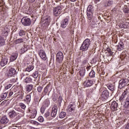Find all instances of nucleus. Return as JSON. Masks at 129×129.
<instances>
[{"instance_id": "nucleus-58", "label": "nucleus", "mask_w": 129, "mask_h": 129, "mask_svg": "<svg viewBox=\"0 0 129 129\" xmlns=\"http://www.w3.org/2000/svg\"><path fill=\"white\" fill-rule=\"evenodd\" d=\"M19 93L18 92L17 95V93H16V94L14 95V96H17L19 95Z\"/></svg>"}, {"instance_id": "nucleus-25", "label": "nucleus", "mask_w": 129, "mask_h": 129, "mask_svg": "<svg viewBox=\"0 0 129 129\" xmlns=\"http://www.w3.org/2000/svg\"><path fill=\"white\" fill-rule=\"evenodd\" d=\"M93 6L92 5H89L87 9V13H93Z\"/></svg>"}, {"instance_id": "nucleus-55", "label": "nucleus", "mask_w": 129, "mask_h": 129, "mask_svg": "<svg viewBox=\"0 0 129 129\" xmlns=\"http://www.w3.org/2000/svg\"><path fill=\"white\" fill-rule=\"evenodd\" d=\"M6 101H4L1 103V104H2V105L5 104V103H6Z\"/></svg>"}, {"instance_id": "nucleus-48", "label": "nucleus", "mask_w": 129, "mask_h": 129, "mask_svg": "<svg viewBox=\"0 0 129 129\" xmlns=\"http://www.w3.org/2000/svg\"><path fill=\"white\" fill-rule=\"evenodd\" d=\"M86 64H88V61L87 60L85 59L83 62H82V65L84 66V65H86Z\"/></svg>"}, {"instance_id": "nucleus-32", "label": "nucleus", "mask_w": 129, "mask_h": 129, "mask_svg": "<svg viewBox=\"0 0 129 129\" xmlns=\"http://www.w3.org/2000/svg\"><path fill=\"white\" fill-rule=\"evenodd\" d=\"M24 82H25V83H30V82H32V78L29 77H26L24 80Z\"/></svg>"}, {"instance_id": "nucleus-4", "label": "nucleus", "mask_w": 129, "mask_h": 129, "mask_svg": "<svg viewBox=\"0 0 129 129\" xmlns=\"http://www.w3.org/2000/svg\"><path fill=\"white\" fill-rule=\"evenodd\" d=\"M21 23L25 26H31L32 24L31 19L28 17H23L21 20Z\"/></svg>"}, {"instance_id": "nucleus-51", "label": "nucleus", "mask_w": 129, "mask_h": 129, "mask_svg": "<svg viewBox=\"0 0 129 129\" xmlns=\"http://www.w3.org/2000/svg\"><path fill=\"white\" fill-rule=\"evenodd\" d=\"M11 83H15V82H17V80L15 78H13L11 80Z\"/></svg>"}, {"instance_id": "nucleus-6", "label": "nucleus", "mask_w": 129, "mask_h": 129, "mask_svg": "<svg viewBox=\"0 0 129 129\" xmlns=\"http://www.w3.org/2000/svg\"><path fill=\"white\" fill-rule=\"evenodd\" d=\"M87 16L88 17V23L90 26L94 25V22H93V13H87Z\"/></svg>"}, {"instance_id": "nucleus-17", "label": "nucleus", "mask_w": 129, "mask_h": 129, "mask_svg": "<svg viewBox=\"0 0 129 129\" xmlns=\"http://www.w3.org/2000/svg\"><path fill=\"white\" fill-rule=\"evenodd\" d=\"M9 114L11 118H14L19 114V113H17L15 110H12L9 112Z\"/></svg>"}, {"instance_id": "nucleus-31", "label": "nucleus", "mask_w": 129, "mask_h": 129, "mask_svg": "<svg viewBox=\"0 0 129 129\" xmlns=\"http://www.w3.org/2000/svg\"><path fill=\"white\" fill-rule=\"evenodd\" d=\"M118 47V51H121V50L123 49V44L122 42H120L117 46Z\"/></svg>"}, {"instance_id": "nucleus-52", "label": "nucleus", "mask_w": 129, "mask_h": 129, "mask_svg": "<svg viewBox=\"0 0 129 129\" xmlns=\"http://www.w3.org/2000/svg\"><path fill=\"white\" fill-rule=\"evenodd\" d=\"M14 94V92L10 91L9 93L8 96H9V97H11V96H12V95H13Z\"/></svg>"}, {"instance_id": "nucleus-28", "label": "nucleus", "mask_w": 129, "mask_h": 129, "mask_svg": "<svg viewBox=\"0 0 129 129\" xmlns=\"http://www.w3.org/2000/svg\"><path fill=\"white\" fill-rule=\"evenodd\" d=\"M49 87H50V85H47L44 89L43 94L44 95H46L47 93H48V92L49 91Z\"/></svg>"}, {"instance_id": "nucleus-35", "label": "nucleus", "mask_w": 129, "mask_h": 129, "mask_svg": "<svg viewBox=\"0 0 129 129\" xmlns=\"http://www.w3.org/2000/svg\"><path fill=\"white\" fill-rule=\"evenodd\" d=\"M66 112L62 111L59 114V118H64L66 116Z\"/></svg>"}, {"instance_id": "nucleus-46", "label": "nucleus", "mask_w": 129, "mask_h": 129, "mask_svg": "<svg viewBox=\"0 0 129 129\" xmlns=\"http://www.w3.org/2000/svg\"><path fill=\"white\" fill-rule=\"evenodd\" d=\"M129 9L128 8L125 7L123 9V12L125 13V14H128Z\"/></svg>"}, {"instance_id": "nucleus-24", "label": "nucleus", "mask_w": 129, "mask_h": 129, "mask_svg": "<svg viewBox=\"0 0 129 129\" xmlns=\"http://www.w3.org/2000/svg\"><path fill=\"white\" fill-rule=\"evenodd\" d=\"M17 58H18V53H14L12 55L10 58V60L11 61H12V62H13V61H15V60H16Z\"/></svg>"}, {"instance_id": "nucleus-62", "label": "nucleus", "mask_w": 129, "mask_h": 129, "mask_svg": "<svg viewBox=\"0 0 129 129\" xmlns=\"http://www.w3.org/2000/svg\"><path fill=\"white\" fill-rule=\"evenodd\" d=\"M61 35H63V32H61Z\"/></svg>"}, {"instance_id": "nucleus-61", "label": "nucleus", "mask_w": 129, "mask_h": 129, "mask_svg": "<svg viewBox=\"0 0 129 129\" xmlns=\"http://www.w3.org/2000/svg\"><path fill=\"white\" fill-rule=\"evenodd\" d=\"M96 2H99L100 0H95Z\"/></svg>"}, {"instance_id": "nucleus-34", "label": "nucleus", "mask_w": 129, "mask_h": 129, "mask_svg": "<svg viewBox=\"0 0 129 129\" xmlns=\"http://www.w3.org/2000/svg\"><path fill=\"white\" fill-rule=\"evenodd\" d=\"M89 76L91 78H94L95 77V72L94 71H91L89 73Z\"/></svg>"}, {"instance_id": "nucleus-43", "label": "nucleus", "mask_w": 129, "mask_h": 129, "mask_svg": "<svg viewBox=\"0 0 129 129\" xmlns=\"http://www.w3.org/2000/svg\"><path fill=\"white\" fill-rule=\"evenodd\" d=\"M12 86H13V85H12V84H9L5 86V89H6V90H8V89H10V88H11V87H12Z\"/></svg>"}, {"instance_id": "nucleus-40", "label": "nucleus", "mask_w": 129, "mask_h": 129, "mask_svg": "<svg viewBox=\"0 0 129 129\" xmlns=\"http://www.w3.org/2000/svg\"><path fill=\"white\" fill-rule=\"evenodd\" d=\"M80 75L82 77H83L85 75V70H81L79 72Z\"/></svg>"}, {"instance_id": "nucleus-64", "label": "nucleus", "mask_w": 129, "mask_h": 129, "mask_svg": "<svg viewBox=\"0 0 129 129\" xmlns=\"http://www.w3.org/2000/svg\"><path fill=\"white\" fill-rule=\"evenodd\" d=\"M48 106V105H47V106Z\"/></svg>"}, {"instance_id": "nucleus-19", "label": "nucleus", "mask_w": 129, "mask_h": 129, "mask_svg": "<svg viewBox=\"0 0 129 129\" xmlns=\"http://www.w3.org/2000/svg\"><path fill=\"white\" fill-rule=\"evenodd\" d=\"M8 64V58L4 57L2 58L1 62V66L2 67H4V66H6Z\"/></svg>"}, {"instance_id": "nucleus-3", "label": "nucleus", "mask_w": 129, "mask_h": 129, "mask_svg": "<svg viewBox=\"0 0 129 129\" xmlns=\"http://www.w3.org/2000/svg\"><path fill=\"white\" fill-rule=\"evenodd\" d=\"M64 59V54L63 52L61 51H58L56 53V62L58 64H61L62 62H63V60Z\"/></svg>"}, {"instance_id": "nucleus-9", "label": "nucleus", "mask_w": 129, "mask_h": 129, "mask_svg": "<svg viewBox=\"0 0 129 129\" xmlns=\"http://www.w3.org/2000/svg\"><path fill=\"white\" fill-rule=\"evenodd\" d=\"M38 54L40 58L42 59L44 61H46L47 60V55L46 54V52L45 50L43 49H40L39 52Z\"/></svg>"}, {"instance_id": "nucleus-23", "label": "nucleus", "mask_w": 129, "mask_h": 129, "mask_svg": "<svg viewBox=\"0 0 129 129\" xmlns=\"http://www.w3.org/2000/svg\"><path fill=\"white\" fill-rule=\"evenodd\" d=\"M22 43H24V38H19L18 39H16L14 41V43L15 45H18L19 44H22Z\"/></svg>"}, {"instance_id": "nucleus-49", "label": "nucleus", "mask_w": 129, "mask_h": 129, "mask_svg": "<svg viewBox=\"0 0 129 129\" xmlns=\"http://www.w3.org/2000/svg\"><path fill=\"white\" fill-rule=\"evenodd\" d=\"M23 98H24V92H22L21 93V94L19 96V99H23Z\"/></svg>"}, {"instance_id": "nucleus-36", "label": "nucleus", "mask_w": 129, "mask_h": 129, "mask_svg": "<svg viewBox=\"0 0 129 129\" xmlns=\"http://www.w3.org/2000/svg\"><path fill=\"white\" fill-rule=\"evenodd\" d=\"M33 77L34 78H38V76H39V73L38 71H35L32 75Z\"/></svg>"}, {"instance_id": "nucleus-8", "label": "nucleus", "mask_w": 129, "mask_h": 129, "mask_svg": "<svg viewBox=\"0 0 129 129\" xmlns=\"http://www.w3.org/2000/svg\"><path fill=\"white\" fill-rule=\"evenodd\" d=\"M17 71L13 68H10L6 74L8 77H12V76H15Z\"/></svg>"}, {"instance_id": "nucleus-5", "label": "nucleus", "mask_w": 129, "mask_h": 129, "mask_svg": "<svg viewBox=\"0 0 129 129\" xmlns=\"http://www.w3.org/2000/svg\"><path fill=\"white\" fill-rule=\"evenodd\" d=\"M41 23L45 27H48L49 25H50V23H51V17L50 16H47L46 17H44L43 19V18H41Z\"/></svg>"}, {"instance_id": "nucleus-7", "label": "nucleus", "mask_w": 129, "mask_h": 129, "mask_svg": "<svg viewBox=\"0 0 129 129\" xmlns=\"http://www.w3.org/2000/svg\"><path fill=\"white\" fill-rule=\"evenodd\" d=\"M62 12V7L61 6H57L54 8L53 10V14L55 17H58Z\"/></svg>"}, {"instance_id": "nucleus-39", "label": "nucleus", "mask_w": 129, "mask_h": 129, "mask_svg": "<svg viewBox=\"0 0 129 129\" xmlns=\"http://www.w3.org/2000/svg\"><path fill=\"white\" fill-rule=\"evenodd\" d=\"M106 51H107L108 53H109L108 56H112L113 52L111 51V49L109 47L107 48Z\"/></svg>"}, {"instance_id": "nucleus-21", "label": "nucleus", "mask_w": 129, "mask_h": 129, "mask_svg": "<svg viewBox=\"0 0 129 129\" xmlns=\"http://www.w3.org/2000/svg\"><path fill=\"white\" fill-rule=\"evenodd\" d=\"M27 51H28V45L25 44L23 47H22L20 50V52L21 53V54H24V53H25V52H27Z\"/></svg>"}, {"instance_id": "nucleus-54", "label": "nucleus", "mask_w": 129, "mask_h": 129, "mask_svg": "<svg viewBox=\"0 0 129 129\" xmlns=\"http://www.w3.org/2000/svg\"><path fill=\"white\" fill-rule=\"evenodd\" d=\"M90 67H91V66H87L86 68V69L87 70V71H89V70L90 69Z\"/></svg>"}, {"instance_id": "nucleus-45", "label": "nucleus", "mask_w": 129, "mask_h": 129, "mask_svg": "<svg viewBox=\"0 0 129 129\" xmlns=\"http://www.w3.org/2000/svg\"><path fill=\"white\" fill-rule=\"evenodd\" d=\"M30 122L32 124H34V125H39V122L36 121L31 120Z\"/></svg>"}, {"instance_id": "nucleus-38", "label": "nucleus", "mask_w": 129, "mask_h": 129, "mask_svg": "<svg viewBox=\"0 0 129 129\" xmlns=\"http://www.w3.org/2000/svg\"><path fill=\"white\" fill-rule=\"evenodd\" d=\"M107 87L109 90H111V91H113V90H114V86L112 85H108Z\"/></svg>"}, {"instance_id": "nucleus-50", "label": "nucleus", "mask_w": 129, "mask_h": 129, "mask_svg": "<svg viewBox=\"0 0 129 129\" xmlns=\"http://www.w3.org/2000/svg\"><path fill=\"white\" fill-rule=\"evenodd\" d=\"M45 109H46L45 108V107H41V109H40V111L42 113H44V112H45Z\"/></svg>"}, {"instance_id": "nucleus-47", "label": "nucleus", "mask_w": 129, "mask_h": 129, "mask_svg": "<svg viewBox=\"0 0 129 129\" xmlns=\"http://www.w3.org/2000/svg\"><path fill=\"white\" fill-rule=\"evenodd\" d=\"M42 90H43V88L42 87V86L38 87L37 88L38 92H41Z\"/></svg>"}, {"instance_id": "nucleus-37", "label": "nucleus", "mask_w": 129, "mask_h": 129, "mask_svg": "<svg viewBox=\"0 0 129 129\" xmlns=\"http://www.w3.org/2000/svg\"><path fill=\"white\" fill-rule=\"evenodd\" d=\"M50 116H51L50 115V112L47 111L46 113H45L44 117H46V118H48L49 119Z\"/></svg>"}, {"instance_id": "nucleus-56", "label": "nucleus", "mask_w": 129, "mask_h": 129, "mask_svg": "<svg viewBox=\"0 0 129 129\" xmlns=\"http://www.w3.org/2000/svg\"><path fill=\"white\" fill-rule=\"evenodd\" d=\"M125 127L126 128H129V124H127Z\"/></svg>"}, {"instance_id": "nucleus-2", "label": "nucleus", "mask_w": 129, "mask_h": 129, "mask_svg": "<svg viewBox=\"0 0 129 129\" xmlns=\"http://www.w3.org/2000/svg\"><path fill=\"white\" fill-rule=\"evenodd\" d=\"M90 39L88 38L85 39L80 47L81 51H83V52H86V51H87L90 46Z\"/></svg>"}, {"instance_id": "nucleus-11", "label": "nucleus", "mask_w": 129, "mask_h": 129, "mask_svg": "<svg viewBox=\"0 0 129 129\" xmlns=\"http://www.w3.org/2000/svg\"><path fill=\"white\" fill-rule=\"evenodd\" d=\"M118 107V103L116 101H113L111 103L110 108L112 111H116Z\"/></svg>"}, {"instance_id": "nucleus-42", "label": "nucleus", "mask_w": 129, "mask_h": 129, "mask_svg": "<svg viewBox=\"0 0 129 129\" xmlns=\"http://www.w3.org/2000/svg\"><path fill=\"white\" fill-rule=\"evenodd\" d=\"M19 106L21 108H22V109H26V105H25V104L23 103H20Z\"/></svg>"}, {"instance_id": "nucleus-30", "label": "nucleus", "mask_w": 129, "mask_h": 129, "mask_svg": "<svg viewBox=\"0 0 129 129\" xmlns=\"http://www.w3.org/2000/svg\"><path fill=\"white\" fill-rule=\"evenodd\" d=\"M8 96V92H4L2 93L1 95V98L2 100H5Z\"/></svg>"}, {"instance_id": "nucleus-63", "label": "nucleus", "mask_w": 129, "mask_h": 129, "mask_svg": "<svg viewBox=\"0 0 129 129\" xmlns=\"http://www.w3.org/2000/svg\"><path fill=\"white\" fill-rule=\"evenodd\" d=\"M0 129H2V126H0Z\"/></svg>"}, {"instance_id": "nucleus-13", "label": "nucleus", "mask_w": 129, "mask_h": 129, "mask_svg": "<svg viewBox=\"0 0 129 129\" xmlns=\"http://www.w3.org/2000/svg\"><path fill=\"white\" fill-rule=\"evenodd\" d=\"M127 80L122 79L119 81L118 88L120 89L123 88L127 84Z\"/></svg>"}, {"instance_id": "nucleus-15", "label": "nucleus", "mask_w": 129, "mask_h": 129, "mask_svg": "<svg viewBox=\"0 0 129 129\" xmlns=\"http://www.w3.org/2000/svg\"><path fill=\"white\" fill-rule=\"evenodd\" d=\"M68 24H69V20L68 18H65L61 22L60 27L62 29H65L68 26Z\"/></svg>"}, {"instance_id": "nucleus-29", "label": "nucleus", "mask_w": 129, "mask_h": 129, "mask_svg": "<svg viewBox=\"0 0 129 129\" xmlns=\"http://www.w3.org/2000/svg\"><path fill=\"white\" fill-rule=\"evenodd\" d=\"M68 108L71 112H73L74 110H75V107H74V105L71 104L68 107Z\"/></svg>"}, {"instance_id": "nucleus-27", "label": "nucleus", "mask_w": 129, "mask_h": 129, "mask_svg": "<svg viewBox=\"0 0 129 129\" xmlns=\"http://www.w3.org/2000/svg\"><path fill=\"white\" fill-rule=\"evenodd\" d=\"M8 35H9V31L8 30V29H4L2 31V35L4 37H7Z\"/></svg>"}, {"instance_id": "nucleus-44", "label": "nucleus", "mask_w": 129, "mask_h": 129, "mask_svg": "<svg viewBox=\"0 0 129 129\" xmlns=\"http://www.w3.org/2000/svg\"><path fill=\"white\" fill-rule=\"evenodd\" d=\"M38 120L40 122H43L44 121V118H43V117L42 116H40L38 117Z\"/></svg>"}, {"instance_id": "nucleus-33", "label": "nucleus", "mask_w": 129, "mask_h": 129, "mask_svg": "<svg viewBox=\"0 0 129 129\" xmlns=\"http://www.w3.org/2000/svg\"><path fill=\"white\" fill-rule=\"evenodd\" d=\"M34 67L33 66H29L26 69V71L27 72H31L32 70H33Z\"/></svg>"}, {"instance_id": "nucleus-59", "label": "nucleus", "mask_w": 129, "mask_h": 129, "mask_svg": "<svg viewBox=\"0 0 129 129\" xmlns=\"http://www.w3.org/2000/svg\"><path fill=\"white\" fill-rule=\"evenodd\" d=\"M58 99H59V100L60 99V100H61L62 99V97H61V96H60L59 97Z\"/></svg>"}, {"instance_id": "nucleus-18", "label": "nucleus", "mask_w": 129, "mask_h": 129, "mask_svg": "<svg viewBox=\"0 0 129 129\" xmlns=\"http://www.w3.org/2000/svg\"><path fill=\"white\" fill-rule=\"evenodd\" d=\"M31 94H32V93L27 95L25 97V99L24 100V101H25V102H26L27 104H29L30 102H31Z\"/></svg>"}, {"instance_id": "nucleus-22", "label": "nucleus", "mask_w": 129, "mask_h": 129, "mask_svg": "<svg viewBox=\"0 0 129 129\" xmlns=\"http://www.w3.org/2000/svg\"><path fill=\"white\" fill-rule=\"evenodd\" d=\"M33 88H34V85L32 84L28 85L26 86V91L27 92H31L33 90Z\"/></svg>"}, {"instance_id": "nucleus-60", "label": "nucleus", "mask_w": 129, "mask_h": 129, "mask_svg": "<svg viewBox=\"0 0 129 129\" xmlns=\"http://www.w3.org/2000/svg\"><path fill=\"white\" fill-rule=\"evenodd\" d=\"M71 2H76L77 0H70Z\"/></svg>"}, {"instance_id": "nucleus-12", "label": "nucleus", "mask_w": 129, "mask_h": 129, "mask_svg": "<svg viewBox=\"0 0 129 129\" xmlns=\"http://www.w3.org/2000/svg\"><path fill=\"white\" fill-rule=\"evenodd\" d=\"M93 83V81L89 79V78L87 77L86 78V80L84 83V86H86V87H89L92 85Z\"/></svg>"}, {"instance_id": "nucleus-10", "label": "nucleus", "mask_w": 129, "mask_h": 129, "mask_svg": "<svg viewBox=\"0 0 129 129\" xmlns=\"http://www.w3.org/2000/svg\"><path fill=\"white\" fill-rule=\"evenodd\" d=\"M108 96H109V93L108 91L105 90L102 93L101 98L103 101H105L108 98Z\"/></svg>"}, {"instance_id": "nucleus-16", "label": "nucleus", "mask_w": 129, "mask_h": 129, "mask_svg": "<svg viewBox=\"0 0 129 129\" xmlns=\"http://www.w3.org/2000/svg\"><path fill=\"white\" fill-rule=\"evenodd\" d=\"M57 111H58V107L57 105H54L52 108V111L51 113V117H55L57 115Z\"/></svg>"}, {"instance_id": "nucleus-26", "label": "nucleus", "mask_w": 129, "mask_h": 129, "mask_svg": "<svg viewBox=\"0 0 129 129\" xmlns=\"http://www.w3.org/2000/svg\"><path fill=\"white\" fill-rule=\"evenodd\" d=\"M6 44L5 38L3 36H0V47L4 46Z\"/></svg>"}, {"instance_id": "nucleus-20", "label": "nucleus", "mask_w": 129, "mask_h": 129, "mask_svg": "<svg viewBox=\"0 0 129 129\" xmlns=\"http://www.w3.org/2000/svg\"><path fill=\"white\" fill-rule=\"evenodd\" d=\"M1 122L3 124H6L8 123V122H9V119L8 118V117H7V116H4L1 119Z\"/></svg>"}, {"instance_id": "nucleus-53", "label": "nucleus", "mask_w": 129, "mask_h": 129, "mask_svg": "<svg viewBox=\"0 0 129 129\" xmlns=\"http://www.w3.org/2000/svg\"><path fill=\"white\" fill-rule=\"evenodd\" d=\"M16 110H17V111H21L22 109L20 108H16Z\"/></svg>"}, {"instance_id": "nucleus-57", "label": "nucleus", "mask_w": 129, "mask_h": 129, "mask_svg": "<svg viewBox=\"0 0 129 129\" xmlns=\"http://www.w3.org/2000/svg\"><path fill=\"white\" fill-rule=\"evenodd\" d=\"M30 3H34V2H35V1L36 0H30Z\"/></svg>"}, {"instance_id": "nucleus-41", "label": "nucleus", "mask_w": 129, "mask_h": 129, "mask_svg": "<svg viewBox=\"0 0 129 129\" xmlns=\"http://www.w3.org/2000/svg\"><path fill=\"white\" fill-rule=\"evenodd\" d=\"M19 36H20V37H23V36H25V35H26V32H25V31H24V30H20L19 31Z\"/></svg>"}, {"instance_id": "nucleus-1", "label": "nucleus", "mask_w": 129, "mask_h": 129, "mask_svg": "<svg viewBox=\"0 0 129 129\" xmlns=\"http://www.w3.org/2000/svg\"><path fill=\"white\" fill-rule=\"evenodd\" d=\"M119 100L121 105H123L124 108H127L129 106V95L127 89H125L119 97Z\"/></svg>"}, {"instance_id": "nucleus-14", "label": "nucleus", "mask_w": 129, "mask_h": 129, "mask_svg": "<svg viewBox=\"0 0 129 129\" xmlns=\"http://www.w3.org/2000/svg\"><path fill=\"white\" fill-rule=\"evenodd\" d=\"M28 112L30 113L29 115L30 118H35V117H36V116L37 115V110L36 109H33L32 110L29 109Z\"/></svg>"}]
</instances>
